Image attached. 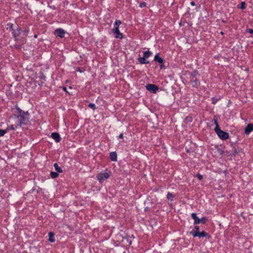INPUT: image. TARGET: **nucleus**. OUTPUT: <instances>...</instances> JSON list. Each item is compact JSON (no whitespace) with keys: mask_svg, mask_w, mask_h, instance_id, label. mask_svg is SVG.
I'll return each mask as SVG.
<instances>
[{"mask_svg":"<svg viewBox=\"0 0 253 253\" xmlns=\"http://www.w3.org/2000/svg\"><path fill=\"white\" fill-rule=\"evenodd\" d=\"M16 110L17 114H18L17 117L19 119L20 126L27 124L29 122V114L28 112H25L18 107L17 108Z\"/></svg>","mask_w":253,"mask_h":253,"instance_id":"1","label":"nucleus"},{"mask_svg":"<svg viewBox=\"0 0 253 253\" xmlns=\"http://www.w3.org/2000/svg\"><path fill=\"white\" fill-rule=\"evenodd\" d=\"M213 122L214 124L215 125V127L214 128V130L218 136L222 140H226L229 137L228 133L225 132L220 129L219 126L218 125L217 120L216 116L214 117Z\"/></svg>","mask_w":253,"mask_h":253,"instance_id":"2","label":"nucleus"},{"mask_svg":"<svg viewBox=\"0 0 253 253\" xmlns=\"http://www.w3.org/2000/svg\"><path fill=\"white\" fill-rule=\"evenodd\" d=\"M190 235L193 236L194 237L198 236V237H209V236L208 233L203 231L199 232V227L197 226L195 227V229L190 232Z\"/></svg>","mask_w":253,"mask_h":253,"instance_id":"3","label":"nucleus"},{"mask_svg":"<svg viewBox=\"0 0 253 253\" xmlns=\"http://www.w3.org/2000/svg\"><path fill=\"white\" fill-rule=\"evenodd\" d=\"M122 23L121 21L119 20H117L115 21L114 23V28L112 29V31L113 33L116 34L115 38L118 39H122L123 38V34L120 33L119 28L120 25Z\"/></svg>","mask_w":253,"mask_h":253,"instance_id":"4","label":"nucleus"},{"mask_svg":"<svg viewBox=\"0 0 253 253\" xmlns=\"http://www.w3.org/2000/svg\"><path fill=\"white\" fill-rule=\"evenodd\" d=\"M29 30H27L26 33ZM22 33H23V35L24 36L26 35L25 34L26 31L22 32L21 28L19 27H18L16 29H12V34L16 40H18L19 39V36L20 34H22Z\"/></svg>","mask_w":253,"mask_h":253,"instance_id":"5","label":"nucleus"},{"mask_svg":"<svg viewBox=\"0 0 253 253\" xmlns=\"http://www.w3.org/2000/svg\"><path fill=\"white\" fill-rule=\"evenodd\" d=\"M146 88L152 93H155L158 90L159 87L154 84H147L146 85Z\"/></svg>","mask_w":253,"mask_h":253,"instance_id":"6","label":"nucleus"},{"mask_svg":"<svg viewBox=\"0 0 253 253\" xmlns=\"http://www.w3.org/2000/svg\"><path fill=\"white\" fill-rule=\"evenodd\" d=\"M65 31L61 28H58L55 30L54 34L56 36L60 38L64 37Z\"/></svg>","mask_w":253,"mask_h":253,"instance_id":"7","label":"nucleus"},{"mask_svg":"<svg viewBox=\"0 0 253 253\" xmlns=\"http://www.w3.org/2000/svg\"><path fill=\"white\" fill-rule=\"evenodd\" d=\"M109 176L110 175L108 173L105 172L104 173H100L98 174L97 177L99 182H102L105 179L108 178Z\"/></svg>","mask_w":253,"mask_h":253,"instance_id":"8","label":"nucleus"},{"mask_svg":"<svg viewBox=\"0 0 253 253\" xmlns=\"http://www.w3.org/2000/svg\"><path fill=\"white\" fill-rule=\"evenodd\" d=\"M252 131H253V124H249L245 128V133L247 135H248Z\"/></svg>","mask_w":253,"mask_h":253,"instance_id":"9","label":"nucleus"},{"mask_svg":"<svg viewBox=\"0 0 253 253\" xmlns=\"http://www.w3.org/2000/svg\"><path fill=\"white\" fill-rule=\"evenodd\" d=\"M51 137L54 139L56 142H60L61 137L59 133L57 132H53L51 133Z\"/></svg>","mask_w":253,"mask_h":253,"instance_id":"10","label":"nucleus"},{"mask_svg":"<svg viewBox=\"0 0 253 253\" xmlns=\"http://www.w3.org/2000/svg\"><path fill=\"white\" fill-rule=\"evenodd\" d=\"M191 84L192 86L197 87L200 84V82L197 78L191 79Z\"/></svg>","mask_w":253,"mask_h":253,"instance_id":"11","label":"nucleus"},{"mask_svg":"<svg viewBox=\"0 0 253 253\" xmlns=\"http://www.w3.org/2000/svg\"><path fill=\"white\" fill-rule=\"evenodd\" d=\"M110 158L112 161L116 162L117 160V155L116 152H112L110 153Z\"/></svg>","mask_w":253,"mask_h":253,"instance_id":"12","label":"nucleus"},{"mask_svg":"<svg viewBox=\"0 0 253 253\" xmlns=\"http://www.w3.org/2000/svg\"><path fill=\"white\" fill-rule=\"evenodd\" d=\"M154 61L161 64H162L164 62V60L162 58L160 57L158 54L155 55L154 57Z\"/></svg>","mask_w":253,"mask_h":253,"instance_id":"13","label":"nucleus"},{"mask_svg":"<svg viewBox=\"0 0 253 253\" xmlns=\"http://www.w3.org/2000/svg\"><path fill=\"white\" fill-rule=\"evenodd\" d=\"M138 60L142 64H148L149 63V61L147 60L144 57H139Z\"/></svg>","mask_w":253,"mask_h":253,"instance_id":"14","label":"nucleus"},{"mask_svg":"<svg viewBox=\"0 0 253 253\" xmlns=\"http://www.w3.org/2000/svg\"><path fill=\"white\" fill-rule=\"evenodd\" d=\"M122 242L123 244L122 245L123 246H125L127 243H128V245H130L131 244V241L129 240V238H124V239L122 240Z\"/></svg>","mask_w":253,"mask_h":253,"instance_id":"15","label":"nucleus"},{"mask_svg":"<svg viewBox=\"0 0 253 253\" xmlns=\"http://www.w3.org/2000/svg\"><path fill=\"white\" fill-rule=\"evenodd\" d=\"M55 169L59 173L62 172L63 170L60 167L58 166V165L57 163H55L53 165Z\"/></svg>","mask_w":253,"mask_h":253,"instance_id":"16","label":"nucleus"},{"mask_svg":"<svg viewBox=\"0 0 253 253\" xmlns=\"http://www.w3.org/2000/svg\"><path fill=\"white\" fill-rule=\"evenodd\" d=\"M152 52L149 50L144 51L143 52V57L145 58H148L152 55Z\"/></svg>","mask_w":253,"mask_h":253,"instance_id":"17","label":"nucleus"},{"mask_svg":"<svg viewBox=\"0 0 253 253\" xmlns=\"http://www.w3.org/2000/svg\"><path fill=\"white\" fill-rule=\"evenodd\" d=\"M174 195L169 193V192H168V194H167V199L169 200H170L171 201H173V199L174 198Z\"/></svg>","mask_w":253,"mask_h":253,"instance_id":"18","label":"nucleus"},{"mask_svg":"<svg viewBox=\"0 0 253 253\" xmlns=\"http://www.w3.org/2000/svg\"><path fill=\"white\" fill-rule=\"evenodd\" d=\"M59 175V174L56 172H53V171H51L50 172V176L51 177V178H55L56 177H57Z\"/></svg>","mask_w":253,"mask_h":253,"instance_id":"19","label":"nucleus"},{"mask_svg":"<svg viewBox=\"0 0 253 253\" xmlns=\"http://www.w3.org/2000/svg\"><path fill=\"white\" fill-rule=\"evenodd\" d=\"M198 72L197 71V70H194L192 73H191V77H190V78L191 79H194V78H196V76L197 75H198Z\"/></svg>","mask_w":253,"mask_h":253,"instance_id":"20","label":"nucleus"},{"mask_svg":"<svg viewBox=\"0 0 253 253\" xmlns=\"http://www.w3.org/2000/svg\"><path fill=\"white\" fill-rule=\"evenodd\" d=\"M7 132L6 130L5 129H0V137L3 136Z\"/></svg>","mask_w":253,"mask_h":253,"instance_id":"21","label":"nucleus"},{"mask_svg":"<svg viewBox=\"0 0 253 253\" xmlns=\"http://www.w3.org/2000/svg\"><path fill=\"white\" fill-rule=\"evenodd\" d=\"M245 5H246L245 2L243 1L241 2V3L240 4V6L239 7L240 8H241V9H243V10L245 9L246 8Z\"/></svg>","mask_w":253,"mask_h":253,"instance_id":"22","label":"nucleus"},{"mask_svg":"<svg viewBox=\"0 0 253 253\" xmlns=\"http://www.w3.org/2000/svg\"><path fill=\"white\" fill-rule=\"evenodd\" d=\"M88 107L91 108L93 110H94L96 109V106L93 103H90L88 104Z\"/></svg>","mask_w":253,"mask_h":253,"instance_id":"23","label":"nucleus"},{"mask_svg":"<svg viewBox=\"0 0 253 253\" xmlns=\"http://www.w3.org/2000/svg\"><path fill=\"white\" fill-rule=\"evenodd\" d=\"M207 219L206 217H202L201 219H200V223H202L203 224H204L207 221Z\"/></svg>","mask_w":253,"mask_h":253,"instance_id":"24","label":"nucleus"},{"mask_svg":"<svg viewBox=\"0 0 253 253\" xmlns=\"http://www.w3.org/2000/svg\"><path fill=\"white\" fill-rule=\"evenodd\" d=\"M7 26L8 27L7 28V29H9L10 30H11L12 31V29H13V24H11V23H8L7 24Z\"/></svg>","mask_w":253,"mask_h":253,"instance_id":"25","label":"nucleus"},{"mask_svg":"<svg viewBox=\"0 0 253 253\" xmlns=\"http://www.w3.org/2000/svg\"><path fill=\"white\" fill-rule=\"evenodd\" d=\"M191 217H192V218L194 219V220H196V219L198 217L197 216V214L195 213H192L191 214Z\"/></svg>","mask_w":253,"mask_h":253,"instance_id":"26","label":"nucleus"},{"mask_svg":"<svg viewBox=\"0 0 253 253\" xmlns=\"http://www.w3.org/2000/svg\"><path fill=\"white\" fill-rule=\"evenodd\" d=\"M146 6V3L145 2H143L140 3L139 7L140 8L145 7Z\"/></svg>","mask_w":253,"mask_h":253,"instance_id":"27","label":"nucleus"},{"mask_svg":"<svg viewBox=\"0 0 253 253\" xmlns=\"http://www.w3.org/2000/svg\"><path fill=\"white\" fill-rule=\"evenodd\" d=\"M197 177L200 180H201L203 179V176L200 173H198L197 174Z\"/></svg>","mask_w":253,"mask_h":253,"instance_id":"28","label":"nucleus"},{"mask_svg":"<svg viewBox=\"0 0 253 253\" xmlns=\"http://www.w3.org/2000/svg\"><path fill=\"white\" fill-rule=\"evenodd\" d=\"M49 237H53L54 236V233L52 232H49L48 233Z\"/></svg>","mask_w":253,"mask_h":253,"instance_id":"29","label":"nucleus"},{"mask_svg":"<svg viewBox=\"0 0 253 253\" xmlns=\"http://www.w3.org/2000/svg\"><path fill=\"white\" fill-rule=\"evenodd\" d=\"M200 223V218L198 217L196 220H194V224H199Z\"/></svg>","mask_w":253,"mask_h":253,"instance_id":"30","label":"nucleus"},{"mask_svg":"<svg viewBox=\"0 0 253 253\" xmlns=\"http://www.w3.org/2000/svg\"><path fill=\"white\" fill-rule=\"evenodd\" d=\"M247 32L250 33L251 34H253V29H248L247 30Z\"/></svg>","mask_w":253,"mask_h":253,"instance_id":"31","label":"nucleus"},{"mask_svg":"<svg viewBox=\"0 0 253 253\" xmlns=\"http://www.w3.org/2000/svg\"><path fill=\"white\" fill-rule=\"evenodd\" d=\"M48 240L49 242L52 243L55 242V238H49Z\"/></svg>","mask_w":253,"mask_h":253,"instance_id":"32","label":"nucleus"},{"mask_svg":"<svg viewBox=\"0 0 253 253\" xmlns=\"http://www.w3.org/2000/svg\"><path fill=\"white\" fill-rule=\"evenodd\" d=\"M9 128L11 129V130H14L15 129V127H14L13 125H11L9 126Z\"/></svg>","mask_w":253,"mask_h":253,"instance_id":"33","label":"nucleus"},{"mask_svg":"<svg viewBox=\"0 0 253 253\" xmlns=\"http://www.w3.org/2000/svg\"><path fill=\"white\" fill-rule=\"evenodd\" d=\"M119 138L120 139H122L123 138V134L121 133L119 136Z\"/></svg>","mask_w":253,"mask_h":253,"instance_id":"34","label":"nucleus"},{"mask_svg":"<svg viewBox=\"0 0 253 253\" xmlns=\"http://www.w3.org/2000/svg\"><path fill=\"white\" fill-rule=\"evenodd\" d=\"M238 153L237 150H235L232 154L233 156H235Z\"/></svg>","mask_w":253,"mask_h":253,"instance_id":"35","label":"nucleus"},{"mask_svg":"<svg viewBox=\"0 0 253 253\" xmlns=\"http://www.w3.org/2000/svg\"><path fill=\"white\" fill-rule=\"evenodd\" d=\"M190 3H191V5L192 6L195 5V2L194 1H191Z\"/></svg>","mask_w":253,"mask_h":253,"instance_id":"36","label":"nucleus"},{"mask_svg":"<svg viewBox=\"0 0 253 253\" xmlns=\"http://www.w3.org/2000/svg\"><path fill=\"white\" fill-rule=\"evenodd\" d=\"M160 67H161V69H162V68H163V66L162 65H160Z\"/></svg>","mask_w":253,"mask_h":253,"instance_id":"37","label":"nucleus"},{"mask_svg":"<svg viewBox=\"0 0 253 253\" xmlns=\"http://www.w3.org/2000/svg\"><path fill=\"white\" fill-rule=\"evenodd\" d=\"M37 37H38V36H37V35H35L34 36V37H35V38H37Z\"/></svg>","mask_w":253,"mask_h":253,"instance_id":"38","label":"nucleus"},{"mask_svg":"<svg viewBox=\"0 0 253 253\" xmlns=\"http://www.w3.org/2000/svg\"><path fill=\"white\" fill-rule=\"evenodd\" d=\"M220 34L223 35V32H221Z\"/></svg>","mask_w":253,"mask_h":253,"instance_id":"39","label":"nucleus"},{"mask_svg":"<svg viewBox=\"0 0 253 253\" xmlns=\"http://www.w3.org/2000/svg\"><path fill=\"white\" fill-rule=\"evenodd\" d=\"M215 103V100H214V101L213 102V103Z\"/></svg>","mask_w":253,"mask_h":253,"instance_id":"40","label":"nucleus"},{"mask_svg":"<svg viewBox=\"0 0 253 253\" xmlns=\"http://www.w3.org/2000/svg\"><path fill=\"white\" fill-rule=\"evenodd\" d=\"M215 103V100H214V101L213 102V103Z\"/></svg>","mask_w":253,"mask_h":253,"instance_id":"41","label":"nucleus"}]
</instances>
